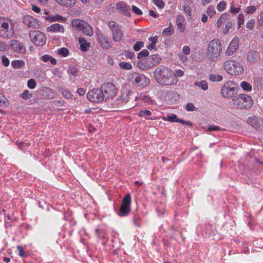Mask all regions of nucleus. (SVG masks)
Segmentation results:
<instances>
[{
	"mask_svg": "<svg viewBox=\"0 0 263 263\" xmlns=\"http://www.w3.org/2000/svg\"><path fill=\"white\" fill-rule=\"evenodd\" d=\"M154 74L156 81L161 85L173 86L178 81V78L174 74V71L163 65L157 67Z\"/></svg>",
	"mask_w": 263,
	"mask_h": 263,
	"instance_id": "f257e3e1",
	"label": "nucleus"
},
{
	"mask_svg": "<svg viewBox=\"0 0 263 263\" xmlns=\"http://www.w3.org/2000/svg\"><path fill=\"white\" fill-rule=\"evenodd\" d=\"M232 105L237 109L247 110L253 104L252 97L245 93H240L232 100Z\"/></svg>",
	"mask_w": 263,
	"mask_h": 263,
	"instance_id": "f03ea898",
	"label": "nucleus"
},
{
	"mask_svg": "<svg viewBox=\"0 0 263 263\" xmlns=\"http://www.w3.org/2000/svg\"><path fill=\"white\" fill-rule=\"evenodd\" d=\"M222 52V45L219 39H214L209 43L206 50L208 58L212 61H215Z\"/></svg>",
	"mask_w": 263,
	"mask_h": 263,
	"instance_id": "7ed1b4c3",
	"label": "nucleus"
},
{
	"mask_svg": "<svg viewBox=\"0 0 263 263\" xmlns=\"http://www.w3.org/2000/svg\"><path fill=\"white\" fill-rule=\"evenodd\" d=\"M224 70L230 74L238 76L243 72V67L238 62L233 60L226 61L223 64Z\"/></svg>",
	"mask_w": 263,
	"mask_h": 263,
	"instance_id": "20e7f679",
	"label": "nucleus"
},
{
	"mask_svg": "<svg viewBox=\"0 0 263 263\" xmlns=\"http://www.w3.org/2000/svg\"><path fill=\"white\" fill-rule=\"evenodd\" d=\"M236 86L237 84L234 81H228L221 88V95L226 99L232 98L237 93Z\"/></svg>",
	"mask_w": 263,
	"mask_h": 263,
	"instance_id": "39448f33",
	"label": "nucleus"
},
{
	"mask_svg": "<svg viewBox=\"0 0 263 263\" xmlns=\"http://www.w3.org/2000/svg\"><path fill=\"white\" fill-rule=\"evenodd\" d=\"M108 27L111 32L112 40L115 42H119L124 39L123 31L122 27L114 21L108 22Z\"/></svg>",
	"mask_w": 263,
	"mask_h": 263,
	"instance_id": "423d86ee",
	"label": "nucleus"
},
{
	"mask_svg": "<svg viewBox=\"0 0 263 263\" xmlns=\"http://www.w3.org/2000/svg\"><path fill=\"white\" fill-rule=\"evenodd\" d=\"M104 101L114 98L117 93V89L111 83H105L100 87Z\"/></svg>",
	"mask_w": 263,
	"mask_h": 263,
	"instance_id": "0eeeda50",
	"label": "nucleus"
},
{
	"mask_svg": "<svg viewBox=\"0 0 263 263\" xmlns=\"http://www.w3.org/2000/svg\"><path fill=\"white\" fill-rule=\"evenodd\" d=\"M11 20L5 17H0V36L8 39L12 35V30L10 25Z\"/></svg>",
	"mask_w": 263,
	"mask_h": 263,
	"instance_id": "6e6552de",
	"label": "nucleus"
},
{
	"mask_svg": "<svg viewBox=\"0 0 263 263\" xmlns=\"http://www.w3.org/2000/svg\"><path fill=\"white\" fill-rule=\"evenodd\" d=\"M29 35L32 42L36 46H42L46 43V35L40 31H30Z\"/></svg>",
	"mask_w": 263,
	"mask_h": 263,
	"instance_id": "1a4fd4ad",
	"label": "nucleus"
},
{
	"mask_svg": "<svg viewBox=\"0 0 263 263\" xmlns=\"http://www.w3.org/2000/svg\"><path fill=\"white\" fill-rule=\"evenodd\" d=\"M130 195L128 194L123 199L122 204L118 212L119 216H126L129 214L130 212Z\"/></svg>",
	"mask_w": 263,
	"mask_h": 263,
	"instance_id": "9d476101",
	"label": "nucleus"
},
{
	"mask_svg": "<svg viewBox=\"0 0 263 263\" xmlns=\"http://www.w3.org/2000/svg\"><path fill=\"white\" fill-rule=\"evenodd\" d=\"M87 98L90 101L94 103H100L104 101L101 89H93L89 91Z\"/></svg>",
	"mask_w": 263,
	"mask_h": 263,
	"instance_id": "9b49d317",
	"label": "nucleus"
},
{
	"mask_svg": "<svg viewBox=\"0 0 263 263\" xmlns=\"http://www.w3.org/2000/svg\"><path fill=\"white\" fill-rule=\"evenodd\" d=\"M239 39L235 36L228 45L225 51V55L230 57L233 55L239 49Z\"/></svg>",
	"mask_w": 263,
	"mask_h": 263,
	"instance_id": "f8f14e48",
	"label": "nucleus"
},
{
	"mask_svg": "<svg viewBox=\"0 0 263 263\" xmlns=\"http://www.w3.org/2000/svg\"><path fill=\"white\" fill-rule=\"evenodd\" d=\"M248 123L254 128L258 131L263 130V118L255 116L250 117L248 119Z\"/></svg>",
	"mask_w": 263,
	"mask_h": 263,
	"instance_id": "ddd939ff",
	"label": "nucleus"
},
{
	"mask_svg": "<svg viewBox=\"0 0 263 263\" xmlns=\"http://www.w3.org/2000/svg\"><path fill=\"white\" fill-rule=\"evenodd\" d=\"M98 41L100 46L104 49H109L112 46L111 41L101 32H97Z\"/></svg>",
	"mask_w": 263,
	"mask_h": 263,
	"instance_id": "4468645a",
	"label": "nucleus"
},
{
	"mask_svg": "<svg viewBox=\"0 0 263 263\" xmlns=\"http://www.w3.org/2000/svg\"><path fill=\"white\" fill-rule=\"evenodd\" d=\"M23 23L28 27L32 29H37L39 27L38 20L30 15H26L23 18Z\"/></svg>",
	"mask_w": 263,
	"mask_h": 263,
	"instance_id": "2eb2a0df",
	"label": "nucleus"
},
{
	"mask_svg": "<svg viewBox=\"0 0 263 263\" xmlns=\"http://www.w3.org/2000/svg\"><path fill=\"white\" fill-rule=\"evenodd\" d=\"M149 79L142 74H136L134 78L135 83L142 87H145L149 83Z\"/></svg>",
	"mask_w": 263,
	"mask_h": 263,
	"instance_id": "dca6fc26",
	"label": "nucleus"
},
{
	"mask_svg": "<svg viewBox=\"0 0 263 263\" xmlns=\"http://www.w3.org/2000/svg\"><path fill=\"white\" fill-rule=\"evenodd\" d=\"M9 44L11 49L17 52H25L26 48L20 42L16 40H12L9 41Z\"/></svg>",
	"mask_w": 263,
	"mask_h": 263,
	"instance_id": "f3484780",
	"label": "nucleus"
},
{
	"mask_svg": "<svg viewBox=\"0 0 263 263\" xmlns=\"http://www.w3.org/2000/svg\"><path fill=\"white\" fill-rule=\"evenodd\" d=\"M260 59V53L255 50H249L247 54V60L250 63H254Z\"/></svg>",
	"mask_w": 263,
	"mask_h": 263,
	"instance_id": "a211bd4d",
	"label": "nucleus"
},
{
	"mask_svg": "<svg viewBox=\"0 0 263 263\" xmlns=\"http://www.w3.org/2000/svg\"><path fill=\"white\" fill-rule=\"evenodd\" d=\"M116 8L125 15H128L130 10V7L124 2L118 3L116 5Z\"/></svg>",
	"mask_w": 263,
	"mask_h": 263,
	"instance_id": "6ab92c4d",
	"label": "nucleus"
},
{
	"mask_svg": "<svg viewBox=\"0 0 263 263\" xmlns=\"http://www.w3.org/2000/svg\"><path fill=\"white\" fill-rule=\"evenodd\" d=\"M185 18L183 15H178L176 17V25L180 32H183L185 30L184 24Z\"/></svg>",
	"mask_w": 263,
	"mask_h": 263,
	"instance_id": "aec40b11",
	"label": "nucleus"
},
{
	"mask_svg": "<svg viewBox=\"0 0 263 263\" xmlns=\"http://www.w3.org/2000/svg\"><path fill=\"white\" fill-rule=\"evenodd\" d=\"M161 60V59L159 55L152 54L147 58V64L149 66H154L160 63Z\"/></svg>",
	"mask_w": 263,
	"mask_h": 263,
	"instance_id": "412c9836",
	"label": "nucleus"
},
{
	"mask_svg": "<svg viewBox=\"0 0 263 263\" xmlns=\"http://www.w3.org/2000/svg\"><path fill=\"white\" fill-rule=\"evenodd\" d=\"M152 112L150 110H147V109L140 110L138 113V116L139 117H141V118H144L146 120H156V117L155 116L152 117Z\"/></svg>",
	"mask_w": 263,
	"mask_h": 263,
	"instance_id": "4be33fe9",
	"label": "nucleus"
},
{
	"mask_svg": "<svg viewBox=\"0 0 263 263\" xmlns=\"http://www.w3.org/2000/svg\"><path fill=\"white\" fill-rule=\"evenodd\" d=\"M86 22L83 20L76 18L72 20L71 23L72 26L76 29L81 31L82 28H84L85 24H86Z\"/></svg>",
	"mask_w": 263,
	"mask_h": 263,
	"instance_id": "5701e85b",
	"label": "nucleus"
},
{
	"mask_svg": "<svg viewBox=\"0 0 263 263\" xmlns=\"http://www.w3.org/2000/svg\"><path fill=\"white\" fill-rule=\"evenodd\" d=\"M55 1L61 6L67 8H72L77 3L76 0H55Z\"/></svg>",
	"mask_w": 263,
	"mask_h": 263,
	"instance_id": "b1692460",
	"label": "nucleus"
},
{
	"mask_svg": "<svg viewBox=\"0 0 263 263\" xmlns=\"http://www.w3.org/2000/svg\"><path fill=\"white\" fill-rule=\"evenodd\" d=\"M78 41L80 49L82 51L86 52L89 50V48L90 47V44L89 43L87 42L84 38L79 37Z\"/></svg>",
	"mask_w": 263,
	"mask_h": 263,
	"instance_id": "393cba45",
	"label": "nucleus"
},
{
	"mask_svg": "<svg viewBox=\"0 0 263 263\" xmlns=\"http://www.w3.org/2000/svg\"><path fill=\"white\" fill-rule=\"evenodd\" d=\"M81 31L83 34L89 36H92L93 34V29L92 27L87 22L84 26V28H82Z\"/></svg>",
	"mask_w": 263,
	"mask_h": 263,
	"instance_id": "a878e982",
	"label": "nucleus"
},
{
	"mask_svg": "<svg viewBox=\"0 0 263 263\" xmlns=\"http://www.w3.org/2000/svg\"><path fill=\"white\" fill-rule=\"evenodd\" d=\"M48 30L51 32H59L63 33L64 31V28L63 25L56 23L51 25L48 28Z\"/></svg>",
	"mask_w": 263,
	"mask_h": 263,
	"instance_id": "bb28decb",
	"label": "nucleus"
},
{
	"mask_svg": "<svg viewBox=\"0 0 263 263\" xmlns=\"http://www.w3.org/2000/svg\"><path fill=\"white\" fill-rule=\"evenodd\" d=\"M174 32L173 25L172 23L168 24V26L165 28L162 31V34L164 36H170Z\"/></svg>",
	"mask_w": 263,
	"mask_h": 263,
	"instance_id": "cd10ccee",
	"label": "nucleus"
},
{
	"mask_svg": "<svg viewBox=\"0 0 263 263\" xmlns=\"http://www.w3.org/2000/svg\"><path fill=\"white\" fill-rule=\"evenodd\" d=\"M41 60L44 62L50 61V62L53 65H56L57 63L56 59L48 54H45L43 55L41 57Z\"/></svg>",
	"mask_w": 263,
	"mask_h": 263,
	"instance_id": "c85d7f7f",
	"label": "nucleus"
},
{
	"mask_svg": "<svg viewBox=\"0 0 263 263\" xmlns=\"http://www.w3.org/2000/svg\"><path fill=\"white\" fill-rule=\"evenodd\" d=\"M228 19V14L227 13H224L221 15V16L218 18L217 21L216 25L218 28H220L222 24L226 22L227 20Z\"/></svg>",
	"mask_w": 263,
	"mask_h": 263,
	"instance_id": "c756f323",
	"label": "nucleus"
},
{
	"mask_svg": "<svg viewBox=\"0 0 263 263\" xmlns=\"http://www.w3.org/2000/svg\"><path fill=\"white\" fill-rule=\"evenodd\" d=\"M24 65L25 63L21 60H13L11 62V66L13 68H21Z\"/></svg>",
	"mask_w": 263,
	"mask_h": 263,
	"instance_id": "7c9ffc66",
	"label": "nucleus"
},
{
	"mask_svg": "<svg viewBox=\"0 0 263 263\" xmlns=\"http://www.w3.org/2000/svg\"><path fill=\"white\" fill-rule=\"evenodd\" d=\"M195 85L199 87L203 90H206L208 88V84L205 80H202L201 81H196L194 83Z\"/></svg>",
	"mask_w": 263,
	"mask_h": 263,
	"instance_id": "2f4dec72",
	"label": "nucleus"
},
{
	"mask_svg": "<svg viewBox=\"0 0 263 263\" xmlns=\"http://www.w3.org/2000/svg\"><path fill=\"white\" fill-rule=\"evenodd\" d=\"M254 85L258 88L261 89L263 87V78L256 77L253 79Z\"/></svg>",
	"mask_w": 263,
	"mask_h": 263,
	"instance_id": "473e14b6",
	"label": "nucleus"
},
{
	"mask_svg": "<svg viewBox=\"0 0 263 263\" xmlns=\"http://www.w3.org/2000/svg\"><path fill=\"white\" fill-rule=\"evenodd\" d=\"M209 79L212 82H220L222 80L223 77L220 74L210 73L209 74Z\"/></svg>",
	"mask_w": 263,
	"mask_h": 263,
	"instance_id": "72a5a7b5",
	"label": "nucleus"
},
{
	"mask_svg": "<svg viewBox=\"0 0 263 263\" xmlns=\"http://www.w3.org/2000/svg\"><path fill=\"white\" fill-rule=\"evenodd\" d=\"M240 86L246 91H251L252 89V85L247 81H242L240 83Z\"/></svg>",
	"mask_w": 263,
	"mask_h": 263,
	"instance_id": "f704fd0d",
	"label": "nucleus"
},
{
	"mask_svg": "<svg viewBox=\"0 0 263 263\" xmlns=\"http://www.w3.org/2000/svg\"><path fill=\"white\" fill-rule=\"evenodd\" d=\"M162 119L164 121H170L171 122H177V121L178 119L177 115H176L175 114L167 115L166 117L164 116L162 118Z\"/></svg>",
	"mask_w": 263,
	"mask_h": 263,
	"instance_id": "c9c22d12",
	"label": "nucleus"
},
{
	"mask_svg": "<svg viewBox=\"0 0 263 263\" xmlns=\"http://www.w3.org/2000/svg\"><path fill=\"white\" fill-rule=\"evenodd\" d=\"M232 25L233 23L231 21L227 22L225 25V27L221 28V31L222 33L225 34H227L229 32L230 29L232 28Z\"/></svg>",
	"mask_w": 263,
	"mask_h": 263,
	"instance_id": "e433bc0d",
	"label": "nucleus"
},
{
	"mask_svg": "<svg viewBox=\"0 0 263 263\" xmlns=\"http://www.w3.org/2000/svg\"><path fill=\"white\" fill-rule=\"evenodd\" d=\"M119 67L123 69L130 70L132 68V66L130 63L121 62L119 63Z\"/></svg>",
	"mask_w": 263,
	"mask_h": 263,
	"instance_id": "4c0bfd02",
	"label": "nucleus"
},
{
	"mask_svg": "<svg viewBox=\"0 0 263 263\" xmlns=\"http://www.w3.org/2000/svg\"><path fill=\"white\" fill-rule=\"evenodd\" d=\"M140 99L142 100L144 103L149 104L152 102L151 98L145 93L140 95Z\"/></svg>",
	"mask_w": 263,
	"mask_h": 263,
	"instance_id": "58836bf2",
	"label": "nucleus"
},
{
	"mask_svg": "<svg viewBox=\"0 0 263 263\" xmlns=\"http://www.w3.org/2000/svg\"><path fill=\"white\" fill-rule=\"evenodd\" d=\"M8 105V100L2 94L0 93V107H6Z\"/></svg>",
	"mask_w": 263,
	"mask_h": 263,
	"instance_id": "ea45409f",
	"label": "nucleus"
},
{
	"mask_svg": "<svg viewBox=\"0 0 263 263\" xmlns=\"http://www.w3.org/2000/svg\"><path fill=\"white\" fill-rule=\"evenodd\" d=\"M32 97V94L27 89L24 90L21 94V97L24 99H29Z\"/></svg>",
	"mask_w": 263,
	"mask_h": 263,
	"instance_id": "a19ab883",
	"label": "nucleus"
},
{
	"mask_svg": "<svg viewBox=\"0 0 263 263\" xmlns=\"http://www.w3.org/2000/svg\"><path fill=\"white\" fill-rule=\"evenodd\" d=\"M227 5V3L222 1L220 3H219L217 5V9L219 12H222L225 9L226 6Z\"/></svg>",
	"mask_w": 263,
	"mask_h": 263,
	"instance_id": "79ce46f5",
	"label": "nucleus"
},
{
	"mask_svg": "<svg viewBox=\"0 0 263 263\" xmlns=\"http://www.w3.org/2000/svg\"><path fill=\"white\" fill-rule=\"evenodd\" d=\"M206 13L210 17H212V16H213L216 13V11H215L214 6H209L208 7V8L207 9Z\"/></svg>",
	"mask_w": 263,
	"mask_h": 263,
	"instance_id": "37998d69",
	"label": "nucleus"
},
{
	"mask_svg": "<svg viewBox=\"0 0 263 263\" xmlns=\"http://www.w3.org/2000/svg\"><path fill=\"white\" fill-rule=\"evenodd\" d=\"M58 54L64 57H66L69 55V51L66 48H61L58 52Z\"/></svg>",
	"mask_w": 263,
	"mask_h": 263,
	"instance_id": "c03bdc74",
	"label": "nucleus"
},
{
	"mask_svg": "<svg viewBox=\"0 0 263 263\" xmlns=\"http://www.w3.org/2000/svg\"><path fill=\"white\" fill-rule=\"evenodd\" d=\"M183 11L189 16L192 15L191 7L189 5H184L182 7Z\"/></svg>",
	"mask_w": 263,
	"mask_h": 263,
	"instance_id": "a18cd8bd",
	"label": "nucleus"
},
{
	"mask_svg": "<svg viewBox=\"0 0 263 263\" xmlns=\"http://www.w3.org/2000/svg\"><path fill=\"white\" fill-rule=\"evenodd\" d=\"M256 9H257V8L256 7L253 6H250L247 7L246 8L245 12L247 14H253L255 12Z\"/></svg>",
	"mask_w": 263,
	"mask_h": 263,
	"instance_id": "49530a36",
	"label": "nucleus"
},
{
	"mask_svg": "<svg viewBox=\"0 0 263 263\" xmlns=\"http://www.w3.org/2000/svg\"><path fill=\"white\" fill-rule=\"evenodd\" d=\"M237 21H238V28H240L241 26L244 24L245 19H244V15L243 14L240 13L238 14V17H237Z\"/></svg>",
	"mask_w": 263,
	"mask_h": 263,
	"instance_id": "de8ad7c7",
	"label": "nucleus"
},
{
	"mask_svg": "<svg viewBox=\"0 0 263 263\" xmlns=\"http://www.w3.org/2000/svg\"><path fill=\"white\" fill-rule=\"evenodd\" d=\"M144 46V43L142 41L137 42L134 45L133 48L134 50L138 51Z\"/></svg>",
	"mask_w": 263,
	"mask_h": 263,
	"instance_id": "09e8293b",
	"label": "nucleus"
},
{
	"mask_svg": "<svg viewBox=\"0 0 263 263\" xmlns=\"http://www.w3.org/2000/svg\"><path fill=\"white\" fill-rule=\"evenodd\" d=\"M27 86L30 89H34L36 86V81L33 79H29L27 82Z\"/></svg>",
	"mask_w": 263,
	"mask_h": 263,
	"instance_id": "8fccbe9b",
	"label": "nucleus"
},
{
	"mask_svg": "<svg viewBox=\"0 0 263 263\" xmlns=\"http://www.w3.org/2000/svg\"><path fill=\"white\" fill-rule=\"evenodd\" d=\"M149 54V52L146 49H144L140 51L137 55V58L139 59H142L144 57H147Z\"/></svg>",
	"mask_w": 263,
	"mask_h": 263,
	"instance_id": "3c124183",
	"label": "nucleus"
},
{
	"mask_svg": "<svg viewBox=\"0 0 263 263\" xmlns=\"http://www.w3.org/2000/svg\"><path fill=\"white\" fill-rule=\"evenodd\" d=\"M63 97L66 99H71L72 98V95L70 91L67 90H63L61 91Z\"/></svg>",
	"mask_w": 263,
	"mask_h": 263,
	"instance_id": "603ef678",
	"label": "nucleus"
},
{
	"mask_svg": "<svg viewBox=\"0 0 263 263\" xmlns=\"http://www.w3.org/2000/svg\"><path fill=\"white\" fill-rule=\"evenodd\" d=\"M65 20V18L63 16L59 15V14H56L54 16H53L52 19L51 20V21H59V22H64Z\"/></svg>",
	"mask_w": 263,
	"mask_h": 263,
	"instance_id": "864d4df0",
	"label": "nucleus"
},
{
	"mask_svg": "<svg viewBox=\"0 0 263 263\" xmlns=\"http://www.w3.org/2000/svg\"><path fill=\"white\" fill-rule=\"evenodd\" d=\"M154 3L159 8L162 9L164 7V3L162 0H153Z\"/></svg>",
	"mask_w": 263,
	"mask_h": 263,
	"instance_id": "5fc2aeb1",
	"label": "nucleus"
},
{
	"mask_svg": "<svg viewBox=\"0 0 263 263\" xmlns=\"http://www.w3.org/2000/svg\"><path fill=\"white\" fill-rule=\"evenodd\" d=\"M70 72L71 74H72L74 76H77L78 74V71L77 69V68L73 66V65H70L69 66V68Z\"/></svg>",
	"mask_w": 263,
	"mask_h": 263,
	"instance_id": "6e6d98bb",
	"label": "nucleus"
},
{
	"mask_svg": "<svg viewBox=\"0 0 263 263\" xmlns=\"http://www.w3.org/2000/svg\"><path fill=\"white\" fill-rule=\"evenodd\" d=\"M255 24V20L254 19H251L250 21H248L246 24V27L248 29L250 30H252Z\"/></svg>",
	"mask_w": 263,
	"mask_h": 263,
	"instance_id": "4d7b16f0",
	"label": "nucleus"
},
{
	"mask_svg": "<svg viewBox=\"0 0 263 263\" xmlns=\"http://www.w3.org/2000/svg\"><path fill=\"white\" fill-rule=\"evenodd\" d=\"M132 11L138 15H141L143 14L142 11L136 6H132Z\"/></svg>",
	"mask_w": 263,
	"mask_h": 263,
	"instance_id": "13d9d810",
	"label": "nucleus"
},
{
	"mask_svg": "<svg viewBox=\"0 0 263 263\" xmlns=\"http://www.w3.org/2000/svg\"><path fill=\"white\" fill-rule=\"evenodd\" d=\"M174 74H175V77L178 78L177 77H181L183 76L184 72L181 69H177L174 71Z\"/></svg>",
	"mask_w": 263,
	"mask_h": 263,
	"instance_id": "bf43d9fd",
	"label": "nucleus"
},
{
	"mask_svg": "<svg viewBox=\"0 0 263 263\" xmlns=\"http://www.w3.org/2000/svg\"><path fill=\"white\" fill-rule=\"evenodd\" d=\"M123 54L127 58L132 59L134 58L135 54L133 52L129 51L128 50H125Z\"/></svg>",
	"mask_w": 263,
	"mask_h": 263,
	"instance_id": "052dcab7",
	"label": "nucleus"
},
{
	"mask_svg": "<svg viewBox=\"0 0 263 263\" xmlns=\"http://www.w3.org/2000/svg\"><path fill=\"white\" fill-rule=\"evenodd\" d=\"M257 23L259 26H263V11L257 17Z\"/></svg>",
	"mask_w": 263,
	"mask_h": 263,
	"instance_id": "680f3d73",
	"label": "nucleus"
},
{
	"mask_svg": "<svg viewBox=\"0 0 263 263\" xmlns=\"http://www.w3.org/2000/svg\"><path fill=\"white\" fill-rule=\"evenodd\" d=\"M2 64L4 66L7 67L9 65V64H10L9 60L6 56L3 55L2 58Z\"/></svg>",
	"mask_w": 263,
	"mask_h": 263,
	"instance_id": "e2e57ef3",
	"label": "nucleus"
},
{
	"mask_svg": "<svg viewBox=\"0 0 263 263\" xmlns=\"http://www.w3.org/2000/svg\"><path fill=\"white\" fill-rule=\"evenodd\" d=\"M185 109L188 111H193L195 110V107L194 106L193 103H189L186 104Z\"/></svg>",
	"mask_w": 263,
	"mask_h": 263,
	"instance_id": "0e129e2a",
	"label": "nucleus"
},
{
	"mask_svg": "<svg viewBox=\"0 0 263 263\" xmlns=\"http://www.w3.org/2000/svg\"><path fill=\"white\" fill-rule=\"evenodd\" d=\"M208 130H221V128L218 126H215L214 125H208Z\"/></svg>",
	"mask_w": 263,
	"mask_h": 263,
	"instance_id": "69168bd1",
	"label": "nucleus"
},
{
	"mask_svg": "<svg viewBox=\"0 0 263 263\" xmlns=\"http://www.w3.org/2000/svg\"><path fill=\"white\" fill-rule=\"evenodd\" d=\"M240 10V7L236 8L234 7V5H232L231 6L230 12L233 14L237 13L238 12H239Z\"/></svg>",
	"mask_w": 263,
	"mask_h": 263,
	"instance_id": "338daca9",
	"label": "nucleus"
},
{
	"mask_svg": "<svg viewBox=\"0 0 263 263\" xmlns=\"http://www.w3.org/2000/svg\"><path fill=\"white\" fill-rule=\"evenodd\" d=\"M17 249L18 251L19 256H20L21 257L25 256V253L24 251L23 248L21 246H17Z\"/></svg>",
	"mask_w": 263,
	"mask_h": 263,
	"instance_id": "774afa93",
	"label": "nucleus"
}]
</instances>
